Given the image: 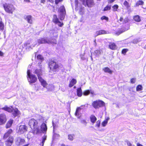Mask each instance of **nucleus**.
Wrapping results in <instances>:
<instances>
[{
  "label": "nucleus",
  "mask_w": 146,
  "mask_h": 146,
  "mask_svg": "<svg viewBox=\"0 0 146 146\" xmlns=\"http://www.w3.org/2000/svg\"><path fill=\"white\" fill-rule=\"evenodd\" d=\"M48 1L51 2L52 1V0H47Z\"/></svg>",
  "instance_id": "obj_63"
},
{
  "label": "nucleus",
  "mask_w": 146,
  "mask_h": 146,
  "mask_svg": "<svg viewBox=\"0 0 146 146\" xmlns=\"http://www.w3.org/2000/svg\"><path fill=\"white\" fill-rule=\"evenodd\" d=\"M13 122V119H10L7 122L6 124L5 127L6 129L11 127Z\"/></svg>",
  "instance_id": "obj_24"
},
{
  "label": "nucleus",
  "mask_w": 146,
  "mask_h": 146,
  "mask_svg": "<svg viewBox=\"0 0 146 146\" xmlns=\"http://www.w3.org/2000/svg\"><path fill=\"white\" fill-rule=\"evenodd\" d=\"M101 121L100 120H98L96 122L95 125V127H99L100 126Z\"/></svg>",
  "instance_id": "obj_44"
},
{
  "label": "nucleus",
  "mask_w": 146,
  "mask_h": 146,
  "mask_svg": "<svg viewBox=\"0 0 146 146\" xmlns=\"http://www.w3.org/2000/svg\"><path fill=\"white\" fill-rule=\"evenodd\" d=\"M37 59L38 60H40L41 61H43L44 60V58L41 54H38L36 57Z\"/></svg>",
  "instance_id": "obj_41"
},
{
  "label": "nucleus",
  "mask_w": 146,
  "mask_h": 146,
  "mask_svg": "<svg viewBox=\"0 0 146 146\" xmlns=\"http://www.w3.org/2000/svg\"><path fill=\"white\" fill-rule=\"evenodd\" d=\"M107 33V31L103 30H101L96 32L97 35L106 34Z\"/></svg>",
  "instance_id": "obj_28"
},
{
  "label": "nucleus",
  "mask_w": 146,
  "mask_h": 146,
  "mask_svg": "<svg viewBox=\"0 0 146 146\" xmlns=\"http://www.w3.org/2000/svg\"><path fill=\"white\" fill-rule=\"evenodd\" d=\"M134 21L135 22H139L141 21V19L140 16L138 15H135L133 17Z\"/></svg>",
  "instance_id": "obj_29"
},
{
  "label": "nucleus",
  "mask_w": 146,
  "mask_h": 146,
  "mask_svg": "<svg viewBox=\"0 0 146 146\" xmlns=\"http://www.w3.org/2000/svg\"><path fill=\"white\" fill-rule=\"evenodd\" d=\"M48 67L50 69V72L55 74L58 71L60 66L53 58L49 59L48 62Z\"/></svg>",
  "instance_id": "obj_1"
},
{
  "label": "nucleus",
  "mask_w": 146,
  "mask_h": 146,
  "mask_svg": "<svg viewBox=\"0 0 146 146\" xmlns=\"http://www.w3.org/2000/svg\"><path fill=\"white\" fill-rule=\"evenodd\" d=\"M76 94L77 96L79 97H81L82 96L83 93L81 87L77 88L76 89Z\"/></svg>",
  "instance_id": "obj_26"
},
{
  "label": "nucleus",
  "mask_w": 146,
  "mask_h": 146,
  "mask_svg": "<svg viewBox=\"0 0 146 146\" xmlns=\"http://www.w3.org/2000/svg\"><path fill=\"white\" fill-rule=\"evenodd\" d=\"M63 0H55V4L58 5L59 2H62Z\"/></svg>",
  "instance_id": "obj_51"
},
{
  "label": "nucleus",
  "mask_w": 146,
  "mask_h": 146,
  "mask_svg": "<svg viewBox=\"0 0 146 146\" xmlns=\"http://www.w3.org/2000/svg\"><path fill=\"white\" fill-rule=\"evenodd\" d=\"M27 78L28 82L30 84L34 83L37 81V79L36 76L35 74H31L30 70H27Z\"/></svg>",
  "instance_id": "obj_3"
},
{
  "label": "nucleus",
  "mask_w": 146,
  "mask_h": 146,
  "mask_svg": "<svg viewBox=\"0 0 146 146\" xmlns=\"http://www.w3.org/2000/svg\"><path fill=\"white\" fill-rule=\"evenodd\" d=\"M7 120L6 115L4 113L0 114V125L5 124Z\"/></svg>",
  "instance_id": "obj_9"
},
{
  "label": "nucleus",
  "mask_w": 146,
  "mask_h": 146,
  "mask_svg": "<svg viewBox=\"0 0 146 146\" xmlns=\"http://www.w3.org/2000/svg\"><path fill=\"white\" fill-rule=\"evenodd\" d=\"M77 81L76 79L74 78H72L70 81L69 84V87L71 88L75 85L77 83Z\"/></svg>",
  "instance_id": "obj_23"
},
{
  "label": "nucleus",
  "mask_w": 146,
  "mask_h": 146,
  "mask_svg": "<svg viewBox=\"0 0 146 146\" xmlns=\"http://www.w3.org/2000/svg\"><path fill=\"white\" fill-rule=\"evenodd\" d=\"M25 19L27 21L28 23L30 24L33 23L32 17L31 15H27L25 18Z\"/></svg>",
  "instance_id": "obj_22"
},
{
  "label": "nucleus",
  "mask_w": 146,
  "mask_h": 146,
  "mask_svg": "<svg viewBox=\"0 0 146 146\" xmlns=\"http://www.w3.org/2000/svg\"><path fill=\"white\" fill-rule=\"evenodd\" d=\"M81 123L85 125H86L88 123L85 119H83L81 121Z\"/></svg>",
  "instance_id": "obj_46"
},
{
  "label": "nucleus",
  "mask_w": 146,
  "mask_h": 146,
  "mask_svg": "<svg viewBox=\"0 0 146 146\" xmlns=\"http://www.w3.org/2000/svg\"><path fill=\"white\" fill-rule=\"evenodd\" d=\"M126 31L125 28L123 27L118 29V30L116 32V34L119 35L122 33L125 32Z\"/></svg>",
  "instance_id": "obj_27"
},
{
  "label": "nucleus",
  "mask_w": 146,
  "mask_h": 146,
  "mask_svg": "<svg viewBox=\"0 0 146 146\" xmlns=\"http://www.w3.org/2000/svg\"><path fill=\"white\" fill-rule=\"evenodd\" d=\"M144 4V2L142 0H139L137 1L135 5V7H137L139 5H143Z\"/></svg>",
  "instance_id": "obj_30"
},
{
  "label": "nucleus",
  "mask_w": 146,
  "mask_h": 146,
  "mask_svg": "<svg viewBox=\"0 0 146 146\" xmlns=\"http://www.w3.org/2000/svg\"><path fill=\"white\" fill-rule=\"evenodd\" d=\"M60 12L61 13V16L60 17V19L61 20L64 19L66 15V11L65 8L63 5L60 6L59 9Z\"/></svg>",
  "instance_id": "obj_8"
},
{
  "label": "nucleus",
  "mask_w": 146,
  "mask_h": 146,
  "mask_svg": "<svg viewBox=\"0 0 146 146\" xmlns=\"http://www.w3.org/2000/svg\"><path fill=\"white\" fill-rule=\"evenodd\" d=\"M119 6L115 4L112 7L113 11H117V9Z\"/></svg>",
  "instance_id": "obj_37"
},
{
  "label": "nucleus",
  "mask_w": 146,
  "mask_h": 146,
  "mask_svg": "<svg viewBox=\"0 0 146 146\" xmlns=\"http://www.w3.org/2000/svg\"><path fill=\"white\" fill-rule=\"evenodd\" d=\"M127 145L129 146H131L132 145L130 142H128L127 143Z\"/></svg>",
  "instance_id": "obj_57"
},
{
  "label": "nucleus",
  "mask_w": 146,
  "mask_h": 146,
  "mask_svg": "<svg viewBox=\"0 0 146 146\" xmlns=\"http://www.w3.org/2000/svg\"><path fill=\"white\" fill-rule=\"evenodd\" d=\"M123 5L127 9H128L130 8V6L129 5V3L126 0L124 1Z\"/></svg>",
  "instance_id": "obj_34"
},
{
  "label": "nucleus",
  "mask_w": 146,
  "mask_h": 146,
  "mask_svg": "<svg viewBox=\"0 0 146 146\" xmlns=\"http://www.w3.org/2000/svg\"><path fill=\"white\" fill-rule=\"evenodd\" d=\"M29 143H28V144L24 145L22 146H28L29 145Z\"/></svg>",
  "instance_id": "obj_61"
},
{
  "label": "nucleus",
  "mask_w": 146,
  "mask_h": 146,
  "mask_svg": "<svg viewBox=\"0 0 146 146\" xmlns=\"http://www.w3.org/2000/svg\"><path fill=\"white\" fill-rule=\"evenodd\" d=\"M74 135L70 134L68 135V139L70 141H72L74 139Z\"/></svg>",
  "instance_id": "obj_39"
},
{
  "label": "nucleus",
  "mask_w": 146,
  "mask_h": 146,
  "mask_svg": "<svg viewBox=\"0 0 146 146\" xmlns=\"http://www.w3.org/2000/svg\"><path fill=\"white\" fill-rule=\"evenodd\" d=\"M84 8V7H83V8H80V9H79V13L80 15H83V13H84V11H83Z\"/></svg>",
  "instance_id": "obj_47"
},
{
  "label": "nucleus",
  "mask_w": 146,
  "mask_h": 146,
  "mask_svg": "<svg viewBox=\"0 0 146 146\" xmlns=\"http://www.w3.org/2000/svg\"><path fill=\"white\" fill-rule=\"evenodd\" d=\"M4 29V25L2 21H0V30L3 31Z\"/></svg>",
  "instance_id": "obj_40"
},
{
  "label": "nucleus",
  "mask_w": 146,
  "mask_h": 146,
  "mask_svg": "<svg viewBox=\"0 0 146 146\" xmlns=\"http://www.w3.org/2000/svg\"><path fill=\"white\" fill-rule=\"evenodd\" d=\"M46 137H47V136L46 135H44V136H43V137H42V146H43V145H44V143L46 139Z\"/></svg>",
  "instance_id": "obj_43"
},
{
  "label": "nucleus",
  "mask_w": 146,
  "mask_h": 146,
  "mask_svg": "<svg viewBox=\"0 0 146 146\" xmlns=\"http://www.w3.org/2000/svg\"><path fill=\"white\" fill-rule=\"evenodd\" d=\"M76 88V87L75 86H74V88Z\"/></svg>",
  "instance_id": "obj_64"
},
{
  "label": "nucleus",
  "mask_w": 146,
  "mask_h": 146,
  "mask_svg": "<svg viewBox=\"0 0 146 146\" xmlns=\"http://www.w3.org/2000/svg\"><path fill=\"white\" fill-rule=\"evenodd\" d=\"M129 21V19L127 17L125 18L124 19L123 21V23H126L128 22Z\"/></svg>",
  "instance_id": "obj_50"
},
{
  "label": "nucleus",
  "mask_w": 146,
  "mask_h": 146,
  "mask_svg": "<svg viewBox=\"0 0 146 146\" xmlns=\"http://www.w3.org/2000/svg\"><path fill=\"white\" fill-rule=\"evenodd\" d=\"M111 6L110 5H107L103 9V11H106L110 10L111 9Z\"/></svg>",
  "instance_id": "obj_35"
},
{
  "label": "nucleus",
  "mask_w": 146,
  "mask_h": 146,
  "mask_svg": "<svg viewBox=\"0 0 146 146\" xmlns=\"http://www.w3.org/2000/svg\"><path fill=\"white\" fill-rule=\"evenodd\" d=\"M90 93H91L92 95H94V91L91 90H84L83 93V95L85 96H88L89 95Z\"/></svg>",
  "instance_id": "obj_19"
},
{
  "label": "nucleus",
  "mask_w": 146,
  "mask_h": 146,
  "mask_svg": "<svg viewBox=\"0 0 146 146\" xmlns=\"http://www.w3.org/2000/svg\"><path fill=\"white\" fill-rule=\"evenodd\" d=\"M3 53L1 51H0V56H3Z\"/></svg>",
  "instance_id": "obj_55"
},
{
  "label": "nucleus",
  "mask_w": 146,
  "mask_h": 146,
  "mask_svg": "<svg viewBox=\"0 0 146 146\" xmlns=\"http://www.w3.org/2000/svg\"><path fill=\"white\" fill-rule=\"evenodd\" d=\"M3 6L5 11L7 13L12 14L15 10L13 5L11 4L5 3L3 4Z\"/></svg>",
  "instance_id": "obj_4"
},
{
  "label": "nucleus",
  "mask_w": 146,
  "mask_h": 146,
  "mask_svg": "<svg viewBox=\"0 0 146 146\" xmlns=\"http://www.w3.org/2000/svg\"><path fill=\"white\" fill-rule=\"evenodd\" d=\"M59 21L58 19V18L56 15H53V18L52 20V22L55 24H57V22H58Z\"/></svg>",
  "instance_id": "obj_31"
},
{
  "label": "nucleus",
  "mask_w": 146,
  "mask_h": 146,
  "mask_svg": "<svg viewBox=\"0 0 146 146\" xmlns=\"http://www.w3.org/2000/svg\"><path fill=\"white\" fill-rule=\"evenodd\" d=\"M12 113V114L14 117H16L21 114L20 112L17 108H13V112Z\"/></svg>",
  "instance_id": "obj_14"
},
{
  "label": "nucleus",
  "mask_w": 146,
  "mask_h": 146,
  "mask_svg": "<svg viewBox=\"0 0 146 146\" xmlns=\"http://www.w3.org/2000/svg\"><path fill=\"white\" fill-rule=\"evenodd\" d=\"M57 25L59 27H62L64 25L62 22H61L59 21L57 22Z\"/></svg>",
  "instance_id": "obj_49"
},
{
  "label": "nucleus",
  "mask_w": 146,
  "mask_h": 146,
  "mask_svg": "<svg viewBox=\"0 0 146 146\" xmlns=\"http://www.w3.org/2000/svg\"><path fill=\"white\" fill-rule=\"evenodd\" d=\"M74 3L76 7H77L78 3V0H74Z\"/></svg>",
  "instance_id": "obj_52"
},
{
  "label": "nucleus",
  "mask_w": 146,
  "mask_h": 146,
  "mask_svg": "<svg viewBox=\"0 0 146 146\" xmlns=\"http://www.w3.org/2000/svg\"><path fill=\"white\" fill-rule=\"evenodd\" d=\"M82 3L85 7L87 6L89 7H92L94 5L93 0H83Z\"/></svg>",
  "instance_id": "obj_6"
},
{
  "label": "nucleus",
  "mask_w": 146,
  "mask_h": 146,
  "mask_svg": "<svg viewBox=\"0 0 146 146\" xmlns=\"http://www.w3.org/2000/svg\"><path fill=\"white\" fill-rule=\"evenodd\" d=\"M30 44V43H26L25 44H24V46H27L28 45Z\"/></svg>",
  "instance_id": "obj_59"
},
{
  "label": "nucleus",
  "mask_w": 146,
  "mask_h": 146,
  "mask_svg": "<svg viewBox=\"0 0 146 146\" xmlns=\"http://www.w3.org/2000/svg\"><path fill=\"white\" fill-rule=\"evenodd\" d=\"M52 124L53 128V129H54L55 127L56 126V123H54L53 121H52Z\"/></svg>",
  "instance_id": "obj_53"
},
{
  "label": "nucleus",
  "mask_w": 146,
  "mask_h": 146,
  "mask_svg": "<svg viewBox=\"0 0 146 146\" xmlns=\"http://www.w3.org/2000/svg\"><path fill=\"white\" fill-rule=\"evenodd\" d=\"M104 102L101 100H96L94 101L92 104L93 107L95 109H98L105 106Z\"/></svg>",
  "instance_id": "obj_5"
},
{
  "label": "nucleus",
  "mask_w": 146,
  "mask_h": 146,
  "mask_svg": "<svg viewBox=\"0 0 146 146\" xmlns=\"http://www.w3.org/2000/svg\"><path fill=\"white\" fill-rule=\"evenodd\" d=\"M41 85L44 88H46L48 85L46 82L41 77L38 79Z\"/></svg>",
  "instance_id": "obj_17"
},
{
  "label": "nucleus",
  "mask_w": 146,
  "mask_h": 146,
  "mask_svg": "<svg viewBox=\"0 0 146 146\" xmlns=\"http://www.w3.org/2000/svg\"><path fill=\"white\" fill-rule=\"evenodd\" d=\"M129 51L128 49L127 48H124L122 49L121 53L122 54L125 55L126 53Z\"/></svg>",
  "instance_id": "obj_42"
},
{
  "label": "nucleus",
  "mask_w": 146,
  "mask_h": 146,
  "mask_svg": "<svg viewBox=\"0 0 146 146\" xmlns=\"http://www.w3.org/2000/svg\"><path fill=\"white\" fill-rule=\"evenodd\" d=\"M109 117H107L106 119L102 122V125L103 127H105L107 124L108 121L110 119Z\"/></svg>",
  "instance_id": "obj_32"
},
{
  "label": "nucleus",
  "mask_w": 146,
  "mask_h": 146,
  "mask_svg": "<svg viewBox=\"0 0 146 146\" xmlns=\"http://www.w3.org/2000/svg\"><path fill=\"white\" fill-rule=\"evenodd\" d=\"M34 73L36 74L38 79L41 77V76L42 75V69L41 68L36 69L34 71Z\"/></svg>",
  "instance_id": "obj_15"
},
{
  "label": "nucleus",
  "mask_w": 146,
  "mask_h": 146,
  "mask_svg": "<svg viewBox=\"0 0 146 146\" xmlns=\"http://www.w3.org/2000/svg\"><path fill=\"white\" fill-rule=\"evenodd\" d=\"M14 141V138L13 137L11 136L8 137L5 142V145L6 146H11Z\"/></svg>",
  "instance_id": "obj_12"
},
{
  "label": "nucleus",
  "mask_w": 146,
  "mask_h": 146,
  "mask_svg": "<svg viewBox=\"0 0 146 146\" xmlns=\"http://www.w3.org/2000/svg\"><path fill=\"white\" fill-rule=\"evenodd\" d=\"M46 1L45 0H41L40 2L41 3H45Z\"/></svg>",
  "instance_id": "obj_54"
},
{
  "label": "nucleus",
  "mask_w": 146,
  "mask_h": 146,
  "mask_svg": "<svg viewBox=\"0 0 146 146\" xmlns=\"http://www.w3.org/2000/svg\"><path fill=\"white\" fill-rule=\"evenodd\" d=\"M58 37V35H57L54 36V38L51 39L46 38H41L38 40L37 42L39 44L47 43L53 45L55 44H57L56 39Z\"/></svg>",
  "instance_id": "obj_2"
},
{
  "label": "nucleus",
  "mask_w": 146,
  "mask_h": 146,
  "mask_svg": "<svg viewBox=\"0 0 146 146\" xmlns=\"http://www.w3.org/2000/svg\"><path fill=\"white\" fill-rule=\"evenodd\" d=\"M137 146H143V145L139 143H138L137 144Z\"/></svg>",
  "instance_id": "obj_58"
},
{
  "label": "nucleus",
  "mask_w": 146,
  "mask_h": 146,
  "mask_svg": "<svg viewBox=\"0 0 146 146\" xmlns=\"http://www.w3.org/2000/svg\"><path fill=\"white\" fill-rule=\"evenodd\" d=\"M55 135H56L57 136H58V137H60V135H59L58 134H55Z\"/></svg>",
  "instance_id": "obj_62"
},
{
  "label": "nucleus",
  "mask_w": 146,
  "mask_h": 146,
  "mask_svg": "<svg viewBox=\"0 0 146 146\" xmlns=\"http://www.w3.org/2000/svg\"><path fill=\"white\" fill-rule=\"evenodd\" d=\"M90 119L91 123L93 124L96 122L97 118L94 115L92 114L90 116Z\"/></svg>",
  "instance_id": "obj_20"
},
{
  "label": "nucleus",
  "mask_w": 146,
  "mask_h": 146,
  "mask_svg": "<svg viewBox=\"0 0 146 146\" xmlns=\"http://www.w3.org/2000/svg\"><path fill=\"white\" fill-rule=\"evenodd\" d=\"M40 128L42 131L45 133L46 132L47 129V127L45 123H42L41 125Z\"/></svg>",
  "instance_id": "obj_21"
},
{
  "label": "nucleus",
  "mask_w": 146,
  "mask_h": 146,
  "mask_svg": "<svg viewBox=\"0 0 146 146\" xmlns=\"http://www.w3.org/2000/svg\"><path fill=\"white\" fill-rule=\"evenodd\" d=\"M81 108L80 107H78L77 108L75 112V115L77 116L79 115V112L81 110Z\"/></svg>",
  "instance_id": "obj_36"
},
{
  "label": "nucleus",
  "mask_w": 146,
  "mask_h": 146,
  "mask_svg": "<svg viewBox=\"0 0 146 146\" xmlns=\"http://www.w3.org/2000/svg\"><path fill=\"white\" fill-rule=\"evenodd\" d=\"M13 132V130L12 129H8L7 131L4 134L3 139H5L8 137H9L10 135Z\"/></svg>",
  "instance_id": "obj_13"
},
{
  "label": "nucleus",
  "mask_w": 146,
  "mask_h": 146,
  "mask_svg": "<svg viewBox=\"0 0 146 146\" xmlns=\"http://www.w3.org/2000/svg\"><path fill=\"white\" fill-rule=\"evenodd\" d=\"M27 127L25 125H20L19 127L18 132L20 134L23 133L27 131Z\"/></svg>",
  "instance_id": "obj_10"
},
{
  "label": "nucleus",
  "mask_w": 146,
  "mask_h": 146,
  "mask_svg": "<svg viewBox=\"0 0 146 146\" xmlns=\"http://www.w3.org/2000/svg\"><path fill=\"white\" fill-rule=\"evenodd\" d=\"M123 20V18L122 17H121L119 19V20L120 22H122Z\"/></svg>",
  "instance_id": "obj_56"
},
{
  "label": "nucleus",
  "mask_w": 146,
  "mask_h": 146,
  "mask_svg": "<svg viewBox=\"0 0 146 146\" xmlns=\"http://www.w3.org/2000/svg\"><path fill=\"white\" fill-rule=\"evenodd\" d=\"M13 106H11L9 107L7 106H5L4 107L2 108L1 109L2 110L7 111L9 113L13 112Z\"/></svg>",
  "instance_id": "obj_16"
},
{
  "label": "nucleus",
  "mask_w": 146,
  "mask_h": 146,
  "mask_svg": "<svg viewBox=\"0 0 146 146\" xmlns=\"http://www.w3.org/2000/svg\"><path fill=\"white\" fill-rule=\"evenodd\" d=\"M103 70L105 72L108 73L110 74H112V71L108 67H106L103 68Z\"/></svg>",
  "instance_id": "obj_33"
},
{
  "label": "nucleus",
  "mask_w": 146,
  "mask_h": 146,
  "mask_svg": "<svg viewBox=\"0 0 146 146\" xmlns=\"http://www.w3.org/2000/svg\"><path fill=\"white\" fill-rule=\"evenodd\" d=\"M136 79L135 78H131L130 79V83L131 84H134L135 83L136 81Z\"/></svg>",
  "instance_id": "obj_48"
},
{
  "label": "nucleus",
  "mask_w": 146,
  "mask_h": 146,
  "mask_svg": "<svg viewBox=\"0 0 146 146\" xmlns=\"http://www.w3.org/2000/svg\"><path fill=\"white\" fill-rule=\"evenodd\" d=\"M29 125L31 129L34 128H36L38 125V122L37 121L34 119L32 118L31 119L29 122Z\"/></svg>",
  "instance_id": "obj_7"
},
{
  "label": "nucleus",
  "mask_w": 146,
  "mask_h": 146,
  "mask_svg": "<svg viewBox=\"0 0 146 146\" xmlns=\"http://www.w3.org/2000/svg\"><path fill=\"white\" fill-rule=\"evenodd\" d=\"M102 20H106L107 21H108L109 20V18L108 17H107L105 16H104L100 18Z\"/></svg>",
  "instance_id": "obj_45"
},
{
  "label": "nucleus",
  "mask_w": 146,
  "mask_h": 146,
  "mask_svg": "<svg viewBox=\"0 0 146 146\" xmlns=\"http://www.w3.org/2000/svg\"><path fill=\"white\" fill-rule=\"evenodd\" d=\"M25 142V140L24 138L19 137L17 138L15 143L17 145L19 146L24 144Z\"/></svg>",
  "instance_id": "obj_11"
},
{
  "label": "nucleus",
  "mask_w": 146,
  "mask_h": 146,
  "mask_svg": "<svg viewBox=\"0 0 146 146\" xmlns=\"http://www.w3.org/2000/svg\"><path fill=\"white\" fill-rule=\"evenodd\" d=\"M32 129V132L34 134H38L41 133V130L39 128V126L38 125L36 127V128H34Z\"/></svg>",
  "instance_id": "obj_18"
},
{
  "label": "nucleus",
  "mask_w": 146,
  "mask_h": 146,
  "mask_svg": "<svg viewBox=\"0 0 146 146\" xmlns=\"http://www.w3.org/2000/svg\"><path fill=\"white\" fill-rule=\"evenodd\" d=\"M24 1L26 2H30V0H24Z\"/></svg>",
  "instance_id": "obj_60"
},
{
  "label": "nucleus",
  "mask_w": 146,
  "mask_h": 146,
  "mask_svg": "<svg viewBox=\"0 0 146 146\" xmlns=\"http://www.w3.org/2000/svg\"><path fill=\"white\" fill-rule=\"evenodd\" d=\"M109 48L111 50H115L116 49L117 46L114 42H110L108 46Z\"/></svg>",
  "instance_id": "obj_25"
},
{
  "label": "nucleus",
  "mask_w": 146,
  "mask_h": 146,
  "mask_svg": "<svg viewBox=\"0 0 146 146\" xmlns=\"http://www.w3.org/2000/svg\"><path fill=\"white\" fill-rule=\"evenodd\" d=\"M142 90V86L141 85H138L136 87V90L137 91H141Z\"/></svg>",
  "instance_id": "obj_38"
}]
</instances>
